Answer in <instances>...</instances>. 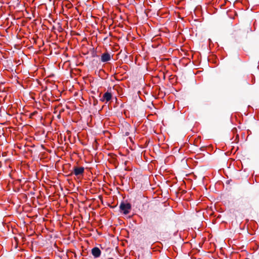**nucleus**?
I'll return each mask as SVG.
<instances>
[{
	"instance_id": "1",
	"label": "nucleus",
	"mask_w": 259,
	"mask_h": 259,
	"mask_svg": "<svg viewBox=\"0 0 259 259\" xmlns=\"http://www.w3.org/2000/svg\"><path fill=\"white\" fill-rule=\"evenodd\" d=\"M120 210L124 214H128L132 208L131 205L129 203L121 202L119 206Z\"/></svg>"
},
{
	"instance_id": "2",
	"label": "nucleus",
	"mask_w": 259,
	"mask_h": 259,
	"mask_svg": "<svg viewBox=\"0 0 259 259\" xmlns=\"http://www.w3.org/2000/svg\"><path fill=\"white\" fill-rule=\"evenodd\" d=\"M84 168L83 167H74L73 169V174L77 176L82 175L84 172Z\"/></svg>"
},
{
	"instance_id": "3",
	"label": "nucleus",
	"mask_w": 259,
	"mask_h": 259,
	"mask_svg": "<svg viewBox=\"0 0 259 259\" xmlns=\"http://www.w3.org/2000/svg\"><path fill=\"white\" fill-rule=\"evenodd\" d=\"M92 253L95 257H98L101 255V250L98 247H95L92 249Z\"/></svg>"
},
{
	"instance_id": "4",
	"label": "nucleus",
	"mask_w": 259,
	"mask_h": 259,
	"mask_svg": "<svg viewBox=\"0 0 259 259\" xmlns=\"http://www.w3.org/2000/svg\"><path fill=\"white\" fill-rule=\"evenodd\" d=\"M112 95L109 92H106L103 96L102 99H101L102 101H106V102L110 101L111 99Z\"/></svg>"
},
{
	"instance_id": "5",
	"label": "nucleus",
	"mask_w": 259,
	"mask_h": 259,
	"mask_svg": "<svg viewBox=\"0 0 259 259\" xmlns=\"http://www.w3.org/2000/svg\"><path fill=\"white\" fill-rule=\"evenodd\" d=\"M101 61L103 62H107L111 59L110 55L108 53H104L101 56Z\"/></svg>"
}]
</instances>
